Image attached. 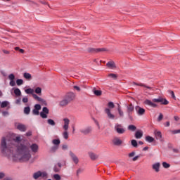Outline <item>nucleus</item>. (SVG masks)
<instances>
[{"label":"nucleus","instance_id":"1","mask_svg":"<svg viewBox=\"0 0 180 180\" xmlns=\"http://www.w3.org/2000/svg\"><path fill=\"white\" fill-rule=\"evenodd\" d=\"M20 136H16L13 140L6 142V139L1 140V151L4 154L13 160V161H20L26 162L32 158V155L29 151V148L26 145L20 144Z\"/></svg>","mask_w":180,"mask_h":180},{"label":"nucleus","instance_id":"2","mask_svg":"<svg viewBox=\"0 0 180 180\" xmlns=\"http://www.w3.org/2000/svg\"><path fill=\"white\" fill-rule=\"evenodd\" d=\"M144 103L148 106H150V108H158V103H161V105H168L169 102L165 98L159 97L158 98H153L152 101L147 99L144 101Z\"/></svg>","mask_w":180,"mask_h":180},{"label":"nucleus","instance_id":"3","mask_svg":"<svg viewBox=\"0 0 180 180\" xmlns=\"http://www.w3.org/2000/svg\"><path fill=\"white\" fill-rule=\"evenodd\" d=\"M108 106L109 108H105V112L108 117V119H115V117H116V116H115V115H113L112 113V111L110 110V109H113L115 108V103H113V102H109L108 104Z\"/></svg>","mask_w":180,"mask_h":180},{"label":"nucleus","instance_id":"4","mask_svg":"<svg viewBox=\"0 0 180 180\" xmlns=\"http://www.w3.org/2000/svg\"><path fill=\"white\" fill-rule=\"evenodd\" d=\"M40 110H41V105H40L39 104H36L34 106V109L32 110V113L35 116H39V115H40Z\"/></svg>","mask_w":180,"mask_h":180},{"label":"nucleus","instance_id":"5","mask_svg":"<svg viewBox=\"0 0 180 180\" xmlns=\"http://www.w3.org/2000/svg\"><path fill=\"white\" fill-rule=\"evenodd\" d=\"M65 165H66L65 161L58 162V164L55 165L53 171L55 172H59L60 169H61V167H65Z\"/></svg>","mask_w":180,"mask_h":180},{"label":"nucleus","instance_id":"6","mask_svg":"<svg viewBox=\"0 0 180 180\" xmlns=\"http://www.w3.org/2000/svg\"><path fill=\"white\" fill-rule=\"evenodd\" d=\"M49 108L44 107L42 111L40 112V116L42 119H47V114L49 113Z\"/></svg>","mask_w":180,"mask_h":180},{"label":"nucleus","instance_id":"7","mask_svg":"<svg viewBox=\"0 0 180 180\" xmlns=\"http://www.w3.org/2000/svg\"><path fill=\"white\" fill-rule=\"evenodd\" d=\"M63 130H68L70 129V119L68 118H63Z\"/></svg>","mask_w":180,"mask_h":180},{"label":"nucleus","instance_id":"8","mask_svg":"<svg viewBox=\"0 0 180 180\" xmlns=\"http://www.w3.org/2000/svg\"><path fill=\"white\" fill-rule=\"evenodd\" d=\"M135 109L139 116H143L146 113V110L140 106H136Z\"/></svg>","mask_w":180,"mask_h":180},{"label":"nucleus","instance_id":"9","mask_svg":"<svg viewBox=\"0 0 180 180\" xmlns=\"http://www.w3.org/2000/svg\"><path fill=\"white\" fill-rule=\"evenodd\" d=\"M8 79H10L9 85L11 86H15L16 85V82H15V75L10 74L8 75Z\"/></svg>","mask_w":180,"mask_h":180},{"label":"nucleus","instance_id":"10","mask_svg":"<svg viewBox=\"0 0 180 180\" xmlns=\"http://www.w3.org/2000/svg\"><path fill=\"white\" fill-rule=\"evenodd\" d=\"M112 143L114 146H122V144H123V141L119 137H115L112 139Z\"/></svg>","mask_w":180,"mask_h":180},{"label":"nucleus","instance_id":"11","mask_svg":"<svg viewBox=\"0 0 180 180\" xmlns=\"http://www.w3.org/2000/svg\"><path fill=\"white\" fill-rule=\"evenodd\" d=\"M129 158H132V161H137L139 158H140V155L136 156V153L134 151H132L128 154Z\"/></svg>","mask_w":180,"mask_h":180},{"label":"nucleus","instance_id":"12","mask_svg":"<svg viewBox=\"0 0 180 180\" xmlns=\"http://www.w3.org/2000/svg\"><path fill=\"white\" fill-rule=\"evenodd\" d=\"M65 97L66 98V99H68L70 102H71V101H74L75 99V94L70 92L67 94Z\"/></svg>","mask_w":180,"mask_h":180},{"label":"nucleus","instance_id":"13","mask_svg":"<svg viewBox=\"0 0 180 180\" xmlns=\"http://www.w3.org/2000/svg\"><path fill=\"white\" fill-rule=\"evenodd\" d=\"M155 137L156 140H160V141H162V134L160 131H154Z\"/></svg>","mask_w":180,"mask_h":180},{"label":"nucleus","instance_id":"14","mask_svg":"<svg viewBox=\"0 0 180 180\" xmlns=\"http://www.w3.org/2000/svg\"><path fill=\"white\" fill-rule=\"evenodd\" d=\"M92 131V128L91 127L82 128L80 129V133H82L83 134H89Z\"/></svg>","mask_w":180,"mask_h":180},{"label":"nucleus","instance_id":"15","mask_svg":"<svg viewBox=\"0 0 180 180\" xmlns=\"http://www.w3.org/2000/svg\"><path fill=\"white\" fill-rule=\"evenodd\" d=\"M70 155L75 164H78V162H79V159H78V157H77L72 152H70Z\"/></svg>","mask_w":180,"mask_h":180},{"label":"nucleus","instance_id":"16","mask_svg":"<svg viewBox=\"0 0 180 180\" xmlns=\"http://www.w3.org/2000/svg\"><path fill=\"white\" fill-rule=\"evenodd\" d=\"M32 97L34 98V99H35V101H37L38 102H41V103H44V105H46V101H44V99L37 96V94H32Z\"/></svg>","mask_w":180,"mask_h":180},{"label":"nucleus","instance_id":"17","mask_svg":"<svg viewBox=\"0 0 180 180\" xmlns=\"http://www.w3.org/2000/svg\"><path fill=\"white\" fill-rule=\"evenodd\" d=\"M115 129L119 134H123L124 133L125 130L123 129V127L120 124H117L115 126Z\"/></svg>","mask_w":180,"mask_h":180},{"label":"nucleus","instance_id":"18","mask_svg":"<svg viewBox=\"0 0 180 180\" xmlns=\"http://www.w3.org/2000/svg\"><path fill=\"white\" fill-rule=\"evenodd\" d=\"M106 65L110 70H116V64H115V62L113 61H110L107 63Z\"/></svg>","mask_w":180,"mask_h":180},{"label":"nucleus","instance_id":"19","mask_svg":"<svg viewBox=\"0 0 180 180\" xmlns=\"http://www.w3.org/2000/svg\"><path fill=\"white\" fill-rule=\"evenodd\" d=\"M30 149L32 153H37L39 151V146L36 143H33L30 146Z\"/></svg>","mask_w":180,"mask_h":180},{"label":"nucleus","instance_id":"20","mask_svg":"<svg viewBox=\"0 0 180 180\" xmlns=\"http://www.w3.org/2000/svg\"><path fill=\"white\" fill-rule=\"evenodd\" d=\"M160 166H161V164H160V162H156L153 165V169H155L156 172H160Z\"/></svg>","mask_w":180,"mask_h":180},{"label":"nucleus","instance_id":"21","mask_svg":"<svg viewBox=\"0 0 180 180\" xmlns=\"http://www.w3.org/2000/svg\"><path fill=\"white\" fill-rule=\"evenodd\" d=\"M70 103V101L67 99L66 97L64 98L60 102V106H67L68 104Z\"/></svg>","mask_w":180,"mask_h":180},{"label":"nucleus","instance_id":"22","mask_svg":"<svg viewBox=\"0 0 180 180\" xmlns=\"http://www.w3.org/2000/svg\"><path fill=\"white\" fill-rule=\"evenodd\" d=\"M25 92L27 94V95H34V89L32 88L25 89Z\"/></svg>","mask_w":180,"mask_h":180},{"label":"nucleus","instance_id":"23","mask_svg":"<svg viewBox=\"0 0 180 180\" xmlns=\"http://www.w3.org/2000/svg\"><path fill=\"white\" fill-rule=\"evenodd\" d=\"M135 137L136 139H141V137H143V131H136V132L135 133Z\"/></svg>","mask_w":180,"mask_h":180},{"label":"nucleus","instance_id":"24","mask_svg":"<svg viewBox=\"0 0 180 180\" xmlns=\"http://www.w3.org/2000/svg\"><path fill=\"white\" fill-rule=\"evenodd\" d=\"M16 127L18 130H20V131H25L26 130V127L22 124H17Z\"/></svg>","mask_w":180,"mask_h":180},{"label":"nucleus","instance_id":"25","mask_svg":"<svg viewBox=\"0 0 180 180\" xmlns=\"http://www.w3.org/2000/svg\"><path fill=\"white\" fill-rule=\"evenodd\" d=\"M14 94L15 96H20L22 95V91H20V89L19 88H13Z\"/></svg>","mask_w":180,"mask_h":180},{"label":"nucleus","instance_id":"26","mask_svg":"<svg viewBox=\"0 0 180 180\" xmlns=\"http://www.w3.org/2000/svg\"><path fill=\"white\" fill-rule=\"evenodd\" d=\"M23 77L25 79H27V81H30L32 79V75L30 73L25 72L23 74Z\"/></svg>","mask_w":180,"mask_h":180},{"label":"nucleus","instance_id":"27","mask_svg":"<svg viewBox=\"0 0 180 180\" xmlns=\"http://www.w3.org/2000/svg\"><path fill=\"white\" fill-rule=\"evenodd\" d=\"M41 177V172L39 171V172H37L36 173H34L33 174V178L34 179H39V178Z\"/></svg>","mask_w":180,"mask_h":180},{"label":"nucleus","instance_id":"28","mask_svg":"<svg viewBox=\"0 0 180 180\" xmlns=\"http://www.w3.org/2000/svg\"><path fill=\"white\" fill-rule=\"evenodd\" d=\"M117 110L120 117H123L124 116V112L122 110V107H120V105H118Z\"/></svg>","mask_w":180,"mask_h":180},{"label":"nucleus","instance_id":"29","mask_svg":"<svg viewBox=\"0 0 180 180\" xmlns=\"http://www.w3.org/2000/svg\"><path fill=\"white\" fill-rule=\"evenodd\" d=\"M108 77L110 79H117V75H116L115 73H110V74H108Z\"/></svg>","mask_w":180,"mask_h":180},{"label":"nucleus","instance_id":"30","mask_svg":"<svg viewBox=\"0 0 180 180\" xmlns=\"http://www.w3.org/2000/svg\"><path fill=\"white\" fill-rule=\"evenodd\" d=\"M146 141H147L148 143H153L154 141V138L150 136H147L145 138Z\"/></svg>","mask_w":180,"mask_h":180},{"label":"nucleus","instance_id":"31","mask_svg":"<svg viewBox=\"0 0 180 180\" xmlns=\"http://www.w3.org/2000/svg\"><path fill=\"white\" fill-rule=\"evenodd\" d=\"M62 136L65 140H68V130H64V131L62 134Z\"/></svg>","mask_w":180,"mask_h":180},{"label":"nucleus","instance_id":"32","mask_svg":"<svg viewBox=\"0 0 180 180\" xmlns=\"http://www.w3.org/2000/svg\"><path fill=\"white\" fill-rule=\"evenodd\" d=\"M34 92H35V94H37V95L41 96V87H37L34 90Z\"/></svg>","mask_w":180,"mask_h":180},{"label":"nucleus","instance_id":"33","mask_svg":"<svg viewBox=\"0 0 180 180\" xmlns=\"http://www.w3.org/2000/svg\"><path fill=\"white\" fill-rule=\"evenodd\" d=\"M131 144L132 146H134L135 148H137L139 147V143H137V141L136 139H132L131 141Z\"/></svg>","mask_w":180,"mask_h":180},{"label":"nucleus","instance_id":"34","mask_svg":"<svg viewBox=\"0 0 180 180\" xmlns=\"http://www.w3.org/2000/svg\"><path fill=\"white\" fill-rule=\"evenodd\" d=\"M89 155L91 160H96L98 158V155L94 153H89Z\"/></svg>","mask_w":180,"mask_h":180},{"label":"nucleus","instance_id":"35","mask_svg":"<svg viewBox=\"0 0 180 180\" xmlns=\"http://www.w3.org/2000/svg\"><path fill=\"white\" fill-rule=\"evenodd\" d=\"M16 84L18 86H20V85H23V79H18L16 80Z\"/></svg>","mask_w":180,"mask_h":180},{"label":"nucleus","instance_id":"36","mask_svg":"<svg viewBox=\"0 0 180 180\" xmlns=\"http://www.w3.org/2000/svg\"><path fill=\"white\" fill-rule=\"evenodd\" d=\"M24 113L25 115H29V113H30V107H25L24 108Z\"/></svg>","mask_w":180,"mask_h":180},{"label":"nucleus","instance_id":"37","mask_svg":"<svg viewBox=\"0 0 180 180\" xmlns=\"http://www.w3.org/2000/svg\"><path fill=\"white\" fill-rule=\"evenodd\" d=\"M162 165L163 168H169V167H171V165H169V163H167L166 162H163L162 163Z\"/></svg>","mask_w":180,"mask_h":180},{"label":"nucleus","instance_id":"38","mask_svg":"<svg viewBox=\"0 0 180 180\" xmlns=\"http://www.w3.org/2000/svg\"><path fill=\"white\" fill-rule=\"evenodd\" d=\"M136 126H134V125H129V126L128 127V130H130L131 131H136Z\"/></svg>","mask_w":180,"mask_h":180},{"label":"nucleus","instance_id":"39","mask_svg":"<svg viewBox=\"0 0 180 180\" xmlns=\"http://www.w3.org/2000/svg\"><path fill=\"white\" fill-rule=\"evenodd\" d=\"M9 105V102L8 101H3L1 104V108H6Z\"/></svg>","mask_w":180,"mask_h":180},{"label":"nucleus","instance_id":"40","mask_svg":"<svg viewBox=\"0 0 180 180\" xmlns=\"http://www.w3.org/2000/svg\"><path fill=\"white\" fill-rule=\"evenodd\" d=\"M52 143H53V144H54V146H58L60 144V139H53L52 141Z\"/></svg>","mask_w":180,"mask_h":180},{"label":"nucleus","instance_id":"41","mask_svg":"<svg viewBox=\"0 0 180 180\" xmlns=\"http://www.w3.org/2000/svg\"><path fill=\"white\" fill-rule=\"evenodd\" d=\"M94 93L96 95V96H101V95H102V91L101 90H95Z\"/></svg>","mask_w":180,"mask_h":180},{"label":"nucleus","instance_id":"42","mask_svg":"<svg viewBox=\"0 0 180 180\" xmlns=\"http://www.w3.org/2000/svg\"><path fill=\"white\" fill-rule=\"evenodd\" d=\"M48 174L46 172H41V178H47Z\"/></svg>","mask_w":180,"mask_h":180},{"label":"nucleus","instance_id":"43","mask_svg":"<svg viewBox=\"0 0 180 180\" xmlns=\"http://www.w3.org/2000/svg\"><path fill=\"white\" fill-rule=\"evenodd\" d=\"M127 110L128 112H133V110H134V107L133 105H129L127 108Z\"/></svg>","mask_w":180,"mask_h":180},{"label":"nucleus","instance_id":"44","mask_svg":"<svg viewBox=\"0 0 180 180\" xmlns=\"http://www.w3.org/2000/svg\"><path fill=\"white\" fill-rule=\"evenodd\" d=\"M53 179L55 180H61V176H60V174H54Z\"/></svg>","mask_w":180,"mask_h":180},{"label":"nucleus","instance_id":"45","mask_svg":"<svg viewBox=\"0 0 180 180\" xmlns=\"http://www.w3.org/2000/svg\"><path fill=\"white\" fill-rule=\"evenodd\" d=\"M49 124H51V126H55L56 122H54V120L49 119L48 120Z\"/></svg>","mask_w":180,"mask_h":180},{"label":"nucleus","instance_id":"46","mask_svg":"<svg viewBox=\"0 0 180 180\" xmlns=\"http://www.w3.org/2000/svg\"><path fill=\"white\" fill-rule=\"evenodd\" d=\"M172 134H180V129L172 131Z\"/></svg>","mask_w":180,"mask_h":180},{"label":"nucleus","instance_id":"47","mask_svg":"<svg viewBox=\"0 0 180 180\" xmlns=\"http://www.w3.org/2000/svg\"><path fill=\"white\" fill-rule=\"evenodd\" d=\"M22 102L23 103H27L29 102V98H27V97H24L22 98Z\"/></svg>","mask_w":180,"mask_h":180},{"label":"nucleus","instance_id":"48","mask_svg":"<svg viewBox=\"0 0 180 180\" xmlns=\"http://www.w3.org/2000/svg\"><path fill=\"white\" fill-rule=\"evenodd\" d=\"M164 117V115H162V113H160V115H159V117H158V121L159 122H161V120H162V118Z\"/></svg>","mask_w":180,"mask_h":180},{"label":"nucleus","instance_id":"49","mask_svg":"<svg viewBox=\"0 0 180 180\" xmlns=\"http://www.w3.org/2000/svg\"><path fill=\"white\" fill-rule=\"evenodd\" d=\"M74 89H76V91H78V92L81 91V89L79 88V86H74Z\"/></svg>","mask_w":180,"mask_h":180},{"label":"nucleus","instance_id":"50","mask_svg":"<svg viewBox=\"0 0 180 180\" xmlns=\"http://www.w3.org/2000/svg\"><path fill=\"white\" fill-rule=\"evenodd\" d=\"M174 120H175L176 122H179V117H178V116H174Z\"/></svg>","mask_w":180,"mask_h":180},{"label":"nucleus","instance_id":"51","mask_svg":"<svg viewBox=\"0 0 180 180\" xmlns=\"http://www.w3.org/2000/svg\"><path fill=\"white\" fill-rule=\"evenodd\" d=\"M170 94H171L172 97L173 98V99H175L176 97H175V94L174 93V91H171Z\"/></svg>","mask_w":180,"mask_h":180},{"label":"nucleus","instance_id":"52","mask_svg":"<svg viewBox=\"0 0 180 180\" xmlns=\"http://www.w3.org/2000/svg\"><path fill=\"white\" fill-rule=\"evenodd\" d=\"M62 148H63V150H67V149L68 148V146H67V145H63V146H62Z\"/></svg>","mask_w":180,"mask_h":180},{"label":"nucleus","instance_id":"53","mask_svg":"<svg viewBox=\"0 0 180 180\" xmlns=\"http://www.w3.org/2000/svg\"><path fill=\"white\" fill-rule=\"evenodd\" d=\"M169 122H167L166 123H165V127H169Z\"/></svg>","mask_w":180,"mask_h":180},{"label":"nucleus","instance_id":"54","mask_svg":"<svg viewBox=\"0 0 180 180\" xmlns=\"http://www.w3.org/2000/svg\"><path fill=\"white\" fill-rule=\"evenodd\" d=\"M3 53H4V54H9V51L3 50Z\"/></svg>","mask_w":180,"mask_h":180},{"label":"nucleus","instance_id":"55","mask_svg":"<svg viewBox=\"0 0 180 180\" xmlns=\"http://www.w3.org/2000/svg\"><path fill=\"white\" fill-rule=\"evenodd\" d=\"M19 51H20V53H21V54H23V53H25V50H23V49H19Z\"/></svg>","mask_w":180,"mask_h":180},{"label":"nucleus","instance_id":"56","mask_svg":"<svg viewBox=\"0 0 180 180\" xmlns=\"http://www.w3.org/2000/svg\"><path fill=\"white\" fill-rule=\"evenodd\" d=\"M5 176V174L4 173H0V179L4 178Z\"/></svg>","mask_w":180,"mask_h":180},{"label":"nucleus","instance_id":"57","mask_svg":"<svg viewBox=\"0 0 180 180\" xmlns=\"http://www.w3.org/2000/svg\"><path fill=\"white\" fill-rule=\"evenodd\" d=\"M7 115H8V112H3V115L4 116H7Z\"/></svg>","mask_w":180,"mask_h":180},{"label":"nucleus","instance_id":"58","mask_svg":"<svg viewBox=\"0 0 180 180\" xmlns=\"http://www.w3.org/2000/svg\"><path fill=\"white\" fill-rule=\"evenodd\" d=\"M95 124H96V126H98V127H99V122H98L97 120H95Z\"/></svg>","mask_w":180,"mask_h":180},{"label":"nucleus","instance_id":"59","mask_svg":"<svg viewBox=\"0 0 180 180\" xmlns=\"http://www.w3.org/2000/svg\"><path fill=\"white\" fill-rule=\"evenodd\" d=\"M143 151H147V150H148V147H145V148H143Z\"/></svg>","mask_w":180,"mask_h":180},{"label":"nucleus","instance_id":"60","mask_svg":"<svg viewBox=\"0 0 180 180\" xmlns=\"http://www.w3.org/2000/svg\"><path fill=\"white\" fill-rule=\"evenodd\" d=\"M15 50L16 51H19V50H20V49L19 47H15Z\"/></svg>","mask_w":180,"mask_h":180},{"label":"nucleus","instance_id":"61","mask_svg":"<svg viewBox=\"0 0 180 180\" xmlns=\"http://www.w3.org/2000/svg\"><path fill=\"white\" fill-rule=\"evenodd\" d=\"M27 136H32V132L27 133Z\"/></svg>","mask_w":180,"mask_h":180},{"label":"nucleus","instance_id":"62","mask_svg":"<svg viewBox=\"0 0 180 180\" xmlns=\"http://www.w3.org/2000/svg\"><path fill=\"white\" fill-rule=\"evenodd\" d=\"M139 144H141V146H143V141H140L139 142Z\"/></svg>","mask_w":180,"mask_h":180},{"label":"nucleus","instance_id":"63","mask_svg":"<svg viewBox=\"0 0 180 180\" xmlns=\"http://www.w3.org/2000/svg\"><path fill=\"white\" fill-rule=\"evenodd\" d=\"M16 103H17V104L20 103V100H17V101H16Z\"/></svg>","mask_w":180,"mask_h":180},{"label":"nucleus","instance_id":"64","mask_svg":"<svg viewBox=\"0 0 180 180\" xmlns=\"http://www.w3.org/2000/svg\"><path fill=\"white\" fill-rule=\"evenodd\" d=\"M79 172H81V169L77 170V174H79Z\"/></svg>","mask_w":180,"mask_h":180}]
</instances>
